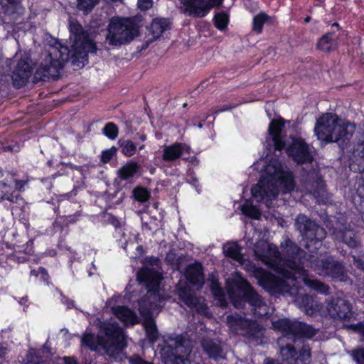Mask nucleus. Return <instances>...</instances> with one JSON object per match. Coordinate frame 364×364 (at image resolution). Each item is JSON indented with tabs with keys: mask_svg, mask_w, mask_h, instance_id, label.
<instances>
[{
	"mask_svg": "<svg viewBox=\"0 0 364 364\" xmlns=\"http://www.w3.org/2000/svg\"><path fill=\"white\" fill-rule=\"evenodd\" d=\"M225 257H230L248 272H253L258 284L271 294L287 293L293 294L294 289H297L296 283L300 280L310 289L322 294H326L328 288L324 284L311 279L302 267L296 266L291 260H284L279 256L277 247L264 240L255 245L256 257L272 267L277 274L274 276L262 269H256L251 262L243 258L240 248L235 242L225 243L223 247Z\"/></svg>",
	"mask_w": 364,
	"mask_h": 364,
	"instance_id": "1",
	"label": "nucleus"
},
{
	"mask_svg": "<svg viewBox=\"0 0 364 364\" xmlns=\"http://www.w3.org/2000/svg\"><path fill=\"white\" fill-rule=\"evenodd\" d=\"M70 32V46H61L57 44L50 47L48 54L45 57L37 73L43 77H53L57 75L63 68V63L69 57L76 60L86 58L88 53H94L96 46L87 32H85L82 26L75 21L69 23Z\"/></svg>",
	"mask_w": 364,
	"mask_h": 364,
	"instance_id": "2",
	"label": "nucleus"
},
{
	"mask_svg": "<svg viewBox=\"0 0 364 364\" xmlns=\"http://www.w3.org/2000/svg\"><path fill=\"white\" fill-rule=\"evenodd\" d=\"M294 182L292 173L277 159L269 160L262 171L259 182L252 188V196L259 203L270 207L279 191L287 193L293 190Z\"/></svg>",
	"mask_w": 364,
	"mask_h": 364,
	"instance_id": "3",
	"label": "nucleus"
},
{
	"mask_svg": "<svg viewBox=\"0 0 364 364\" xmlns=\"http://www.w3.org/2000/svg\"><path fill=\"white\" fill-rule=\"evenodd\" d=\"M161 279V273L154 267L142 268L137 273L139 283L145 285L148 289L146 299L139 302V311L144 319L143 325L147 336L152 343L157 338L156 327L152 316L162 307L165 299L159 288Z\"/></svg>",
	"mask_w": 364,
	"mask_h": 364,
	"instance_id": "4",
	"label": "nucleus"
},
{
	"mask_svg": "<svg viewBox=\"0 0 364 364\" xmlns=\"http://www.w3.org/2000/svg\"><path fill=\"white\" fill-rule=\"evenodd\" d=\"M355 125L333 113H325L316 121L314 132L321 142H344L353 136Z\"/></svg>",
	"mask_w": 364,
	"mask_h": 364,
	"instance_id": "5",
	"label": "nucleus"
},
{
	"mask_svg": "<svg viewBox=\"0 0 364 364\" xmlns=\"http://www.w3.org/2000/svg\"><path fill=\"white\" fill-rule=\"evenodd\" d=\"M226 288L228 297L235 307H240L247 300L252 306L255 315L264 316L269 314V306L261 300L259 296L237 272L232 275L231 279H226Z\"/></svg>",
	"mask_w": 364,
	"mask_h": 364,
	"instance_id": "6",
	"label": "nucleus"
},
{
	"mask_svg": "<svg viewBox=\"0 0 364 364\" xmlns=\"http://www.w3.org/2000/svg\"><path fill=\"white\" fill-rule=\"evenodd\" d=\"M284 122L282 119H274L269 126V135L276 149L286 147L288 155L299 164L310 163L312 156L307 144L300 138L284 140L282 135Z\"/></svg>",
	"mask_w": 364,
	"mask_h": 364,
	"instance_id": "7",
	"label": "nucleus"
},
{
	"mask_svg": "<svg viewBox=\"0 0 364 364\" xmlns=\"http://www.w3.org/2000/svg\"><path fill=\"white\" fill-rule=\"evenodd\" d=\"M97 326L100 330L105 334L108 341L105 342L101 338L96 340L93 334L86 332L82 338L83 345L94 350H97L99 347H101L110 356H113L114 353L125 348L124 334L122 329L115 322L107 323L99 320Z\"/></svg>",
	"mask_w": 364,
	"mask_h": 364,
	"instance_id": "8",
	"label": "nucleus"
},
{
	"mask_svg": "<svg viewBox=\"0 0 364 364\" xmlns=\"http://www.w3.org/2000/svg\"><path fill=\"white\" fill-rule=\"evenodd\" d=\"M106 42L112 46H120L131 42L139 35V27L130 18H114L107 29Z\"/></svg>",
	"mask_w": 364,
	"mask_h": 364,
	"instance_id": "9",
	"label": "nucleus"
},
{
	"mask_svg": "<svg viewBox=\"0 0 364 364\" xmlns=\"http://www.w3.org/2000/svg\"><path fill=\"white\" fill-rule=\"evenodd\" d=\"M190 353V346L183 340L182 336L170 338L161 350L164 364H191L189 360L184 358Z\"/></svg>",
	"mask_w": 364,
	"mask_h": 364,
	"instance_id": "10",
	"label": "nucleus"
},
{
	"mask_svg": "<svg viewBox=\"0 0 364 364\" xmlns=\"http://www.w3.org/2000/svg\"><path fill=\"white\" fill-rule=\"evenodd\" d=\"M296 225L303 237L307 240L306 248L313 253L311 246L318 248L321 245V240L325 236L323 228L319 227L314 222L309 220L304 215H299L296 219Z\"/></svg>",
	"mask_w": 364,
	"mask_h": 364,
	"instance_id": "11",
	"label": "nucleus"
},
{
	"mask_svg": "<svg viewBox=\"0 0 364 364\" xmlns=\"http://www.w3.org/2000/svg\"><path fill=\"white\" fill-rule=\"evenodd\" d=\"M273 328L284 335V337L293 338L299 336L308 338H312L316 333V329L306 323L298 321L291 322L284 318L272 323Z\"/></svg>",
	"mask_w": 364,
	"mask_h": 364,
	"instance_id": "12",
	"label": "nucleus"
},
{
	"mask_svg": "<svg viewBox=\"0 0 364 364\" xmlns=\"http://www.w3.org/2000/svg\"><path fill=\"white\" fill-rule=\"evenodd\" d=\"M14 69L11 74L14 85L20 87L24 85L32 72V65L30 55L22 51L16 53L12 60Z\"/></svg>",
	"mask_w": 364,
	"mask_h": 364,
	"instance_id": "13",
	"label": "nucleus"
},
{
	"mask_svg": "<svg viewBox=\"0 0 364 364\" xmlns=\"http://www.w3.org/2000/svg\"><path fill=\"white\" fill-rule=\"evenodd\" d=\"M309 259L311 264H315V269L318 271V274L330 277L334 280H346V275L340 263L329 259H314L313 255H311Z\"/></svg>",
	"mask_w": 364,
	"mask_h": 364,
	"instance_id": "14",
	"label": "nucleus"
},
{
	"mask_svg": "<svg viewBox=\"0 0 364 364\" xmlns=\"http://www.w3.org/2000/svg\"><path fill=\"white\" fill-rule=\"evenodd\" d=\"M228 324L232 332L245 336H256L260 331L255 321L244 319L238 315L228 316Z\"/></svg>",
	"mask_w": 364,
	"mask_h": 364,
	"instance_id": "15",
	"label": "nucleus"
},
{
	"mask_svg": "<svg viewBox=\"0 0 364 364\" xmlns=\"http://www.w3.org/2000/svg\"><path fill=\"white\" fill-rule=\"evenodd\" d=\"M179 9L186 16L203 18L208 14L205 0H179Z\"/></svg>",
	"mask_w": 364,
	"mask_h": 364,
	"instance_id": "16",
	"label": "nucleus"
},
{
	"mask_svg": "<svg viewBox=\"0 0 364 364\" xmlns=\"http://www.w3.org/2000/svg\"><path fill=\"white\" fill-rule=\"evenodd\" d=\"M280 353L284 360L289 364H309L310 362L311 353L309 346H304L299 353L291 346H287L281 348Z\"/></svg>",
	"mask_w": 364,
	"mask_h": 364,
	"instance_id": "17",
	"label": "nucleus"
},
{
	"mask_svg": "<svg viewBox=\"0 0 364 364\" xmlns=\"http://www.w3.org/2000/svg\"><path fill=\"white\" fill-rule=\"evenodd\" d=\"M328 314L333 318L349 320L353 316L350 304L344 299H333L327 306Z\"/></svg>",
	"mask_w": 364,
	"mask_h": 364,
	"instance_id": "18",
	"label": "nucleus"
},
{
	"mask_svg": "<svg viewBox=\"0 0 364 364\" xmlns=\"http://www.w3.org/2000/svg\"><path fill=\"white\" fill-rule=\"evenodd\" d=\"M24 182L22 181H17L14 178L13 176H11L9 178H6V181H2L0 183V188L2 190V196L1 199L8 200L11 202H17L18 200V195H14L13 192L15 191H20L24 186Z\"/></svg>",
	"mask_w": 364,
	"mask_h": 364,
	"instance_id": "19",
	"label": "nucleus"
},
{
	"mask_svg": "<svg viewBox=\"0 0 364 364\" xmlns=\"http://www.w3.org/2000/svg\"><path fill=\"white\" fill-rule=\"evenodd\" d=\"M190 147L181 143H175L166 146L164 149L163 159L166 161H173L181 157L183 153L189 152Z\"/></svg>",
	"mask_w": 364,
	"mask_h": 364,
	"instance_id": "20",
	"label": "nucleus"
},
{
	"mask_svg": "<svg viewBox=\"0 0 364 364\" xmlns=\"http://www.w3.org/2000/svg\"><path fill=\"white\" fill-rule=\"evenodd\" d=\"M177 294L183 302L189 307L195 308L197 311L201 309L203 302L202 298L194 296L186 288L182 287V284L180 282L177 288Z\"/></svg>",
	"mask_w": 364,
	"mask_h": 364,
	"instance_id": "21",
	"label": "nucleus"
},
{
	"mask_svg": "<svg viewBox=\"0 0 364 364\" xmlns=\"http://www.w3.org/2000/svg\"><path fill=\"white\" fill-rule=\"evenodd\" d=\"M295 301L299 308L307 315L314 316L320 311V305L312 296H300Z\"/></svg>",
	"mask_w": 364,
	"mask_h": 364,
	"instance_id": "22",
	"label": "nucleus"
},
{
	"mask_svg": "<svg viewBox=\"0 0 364 364\" xmlns=\"http://www.w3.org/2000/svg\"><path fill=\"white\" fill-rule=\"evenodd\" d=\"M186 277L190 283L198 285V288H200L204 281L201 264L196 262L189 265L186 271Z\"/></svg>",
	"mask_w": 364,
	"mask_h": 364,
	"instance_id": "23",
	"label": "nucleus"
},
{
	"mask_svg": "<svg viewBox=\"0 0 364 364\" xmlns=\"http://www.w3.org/2000/svg\"><path fill=\"white\" fill-rule=\"evenodd\" d=\"M112 313L124 324L134 325L138 322L135 313L124 306L112 307Z\"/></svg>",
	"mask_w": 364,
	"mask_h": 364,
	"instance_id": "24",
	"label": "nucleus"
},
{
	"mask_svg": "<svg viewBox=\"0 0 364 364\" xmlns=\"http://www.w3.org/2000/svg\"><path fill=\"white\" fill-rule=\"evenodd\" d=\"M316 46L321 51L331 52L338 48V39L333 32H328L318 41Z\"/></svg>",
	"mask_w": 364,
	"mask_h": 364,
	"instance_id": "25",
	"label": "nucleus"
},
{
	"mask_svg": "<svg viewBox=\"0 0 364 364\" xmlns=\"http://www.w3.org/2000/svg\"><path fill=\"white\" fill-rule=\"evenodd\" d=\"M168 26V21L166 18H154L149 27V31L151 33V40L150 41H154V40L159 38L162 33L167 29Z\"/></svg>",
	"mask_w": 364,
	"mask_h": 364,
	"instance_id": "26",
	"label": "nucleus"
},
{
	"mask_svg": "<svg viewBox=\"0 0 364 364\" xmlns=\"http://www.w3.org/2000/svg\"><path fill=\"white\" fill-rule=\"evenodd\" d=\"M139 167L140 166L137 162L131 161L117 171V175L122 180L129 179L136 174Z\"/></svg>",
	"mask_w": 364,
	"mask_h": 364,
	"instance_id": "27",
	"label": "nucleus"
},
{
	"mask_svg": "<svg viewBox=\"0 0 364 364\" xmlns=\"http://www.w3.org/2000/svg\"><path fill=\"white\" fill-rule=\"evenodd\" d=\"M274 22V19L273 17L268 16L266 13L261 12L254 17L252 29L256 33H261L264 23L273 24Z\"/></svg>",
	"mask_w": 364,
	"mask_h": 364,
	"instance_id": "28",
	"label": "nucleus"
},
{
	"mask_svg": "<svg viewBox=\"0 0 364 364\" xmlns=\"http://www.w3.org/2000/svg\"><path fill=\"white\" fill-rule=\"evenodd\" d=\"M213 23L220 31H225L230 22V16L225 11L216 12L213 16Z\"/></svg>",
	"mask_w": 364,
	"mask_h": 364,
	"instance_id": "29",
	"label": "nucleus"
},
{
	"mask_svg": "<svg viewBox=\"0 0 364 364\" xmlns=\"http://www.w3.org/2000/svg\"><path fill=\"white\" fill-rule=\"evenodd\" d=\"M210 287L214 297L218 301V304L223 307L227 305V296L220 287L219 283L213 279Z\"/></svg>",
	"mask_w": 364,
	"mask_h": 364,
	"instance_id": "30",
	"label": "nucleus"
},
{
	"mask_svg": "<svg viewBox=\"0 0 364 364\" xmlns=\"http://www.w3.org/2000/svg\"><path fill=\"white\" fill-rule=\"evenodd\" d=\"M203 347L210 357L218 359L223 357V352L220 346L215 342L204 341Z\"/></svg>",
	"mask_w": 364,
	"mask_h": 364,
	"instance_id": "31",
	"label": "nucleus"
},
{
	"mask_svg": "<svg viewBox=\"0 0 364 364\" xmlns=\"http://www.w3.org/2000/svg\"><path fill=\"white\" fill-rule=\"evenodd\" d=\"M241 210L243 214L253 219H259L261 215L260 210L248 200L241 206Z\"/></svg>",
	"mask_w": 364,
	"mask_h": 364,
	"instance_id": "32",
	"label": "nucleus"
},
{
	"mask_svg": "<svg viewBox=\"0 0 364 364\" xmlns=\"http://www.w3.org/2000/svg\"><path fill=\"white\" fill-rule=\"evenodd\" d=\"M120 147L122 152L126 156L130 157L134 155L136 151L135 144L130 140H125L121 142Z\"/></svg>",
	"mask_w": 364,
	"mask_h": 364,
	"instance_id": "33",
	"label": "nucleus"
},
{
	"mask_svg": "<svg viewBox=\"0 0 364 364\" xmlns=\"http://www.w3.org/2000/svg\"><path fill=\"white\" fill-rule=\"evenodd\" d=\"M99 2V0H77V8L84 13L90 12Z\"/></svg>",
	"mask_w": 364,
	"mask_h": 364,
	"instance_id": "34",
	"label": "nucleus"
},
{
	"mask_svg": "<svg viewBox=\"0 0 364 364\" xmlns=\"http://www.w3.org/2000/svg\"><path fill=\"white\" fill-rule=\"evenodd\" d=\"M134 198L139 202H145L148 200L150 193L145 188L137 187L133 191Z\"/></svg>",
	"mask_w": 364,
	"mask_h": 364,
	"instance_id": "35",
	"label": "nucleus"
},
{
	"mask_svg": "<svg viewBox=\"0 0 364 364\" xmlns=\"http://www.w3.org/2000/svg\"><path fill=\"white\" fill-rule=\"evenodd\" d=\"M104 134L110 139H115L118 135V129L113 123H108L103 129Z\"/></svg>",
	"mask_w": 364,
	"mask_h": 364,
	"instance_id": "36",
	"label": "nucleus"
},
{
	"mask_svg": "<svg viewBox=\"0 0 364 364\" xmlns=\"http://www.w3.org/2000/svg\"><path fill=\"white\" fill-rule=\"evenodd\" d=\"M19 0H0V4L5 7V12L10 14L17 9Z\"/></svg>",
	"mask_w": 364,
	"mask_h": 364,
	"instance_id": "37",
	"label": "nucleus"
},
{
	"mask_svg": "<svg viewBox=\"0 0 364 364\" xmlns=\"http://www.w3.org/2000/svg\"><path fill=\"white\" fill-rule=\"evenodd\" d=\"M357 364H364V348H358L349 352Z\"/></svg>",
	"mask_w": 364,
	"mask_h": 364,
	"instance_id": "38",
	"label": "nucleus"
},
{
	"mask_svg": "<svg viewBox=\"0 0 364 364\" xmlns=\"http://www.w3.org/2000/svg\"><path fill=\"white\" fill-rule=\"evenodd\" d=\"M343 240L350 247H354L357 245L355 234L351 230H348L344 232Z\"/></svg>",
	"mask_w": 364,
	"mask_h": 364,
	"instance_id": "39",
	"label": "nucleus"
},
{
	"mask_svg": "<svg viewBox=\"0 0 364 364\" xmlns=\"http://www.w3.org/2000/svg\"><path fill=\"white\" fill-rule=\"evenodd\" d=\"M117 152V149L115 147H112L109 149L105 150L102 152L101 154V160L103 163H108L112 157L115 155Z\"/></svg>",
	"mask_w": 364,
	"mask_h": 364,
	"instance_id": "40",
	"label": "nucleus"
},
{
	"mask_svg": "<svg viewBox=\"0 0 364 364\" xmlns=\"http://www.w3.org/2000/svg\"><path fill=\"white\" fill-rule=\"evenodd\" d=\"M137 6L139 9L146 11L152 7L153 0H138Z\"/></svg>",
	"mask_w": 364,
	"mask_h": 364,
	"instance_id": "41",
	"label": "nucleus"
},
{
	"mask_svg": "<svg viewBox=\"0 0 364 364\" xmlns=\"http://www.w3.org/2000/svg\"><path fill=\"white\" fill-rule=\"evenodd\" d=\"M347 328L358 332L364 341V324L358 323L355 325H349L347 326Z\"/></svg>",
	"mask_w": 364,
	"mask_h": 364,
	"instance_id": "42",
	"label": "nucleus"
},
{
	"mask_svg": "<svg viewBox=\"0 0 364 364\" xmlns=\"http://www.w3.org/2000/svg\"><path fill=\"white\" fill-rule=\"evenodd\" d=\"M316 185H317L318 188H319V190H315V191H312V193L315 197L318 198L321 195H323L325 192L324 184L322 181H319L316 182Z\"/></svg>",
	"mask_w": 364,
	"mask_h": 364,
	"instance_id": "43",
	"label": "nucleus"
},
{
	"mask_svg": "<svg viewBox=\"0 0 364 364\" xmlns=\"http://www.w3.org/2000/svg\"><path fill=\"white\" fill-rule=\"evenodd\" d=\"M208 8V13L214 7H219L222 5L223 0H205Z\"/></svg>",
	"mask_w": 364,
	"mask_h": 364,
	"instance_id": "44",
	"label": "nucleus"
},
{
	"mask_svg": "<svg viewBox=\"0 0 364 364\" xmlns=\"http://www.w3.org/2000/svg\"><path fill=\"white\" fill-rule=\"evenodd\" d=\"M350 168L353 171H363L362 178L364 180V159H362V162L358 166L353 162L350 164Z\"/></svg>",
	"mask_w": 364,
	"mask_h": 364,
	"instance_id": "45",
	"label": "nucleus"
},
{
	"mask_svg": "<svg viewBox=\"0 0 364 364\" xmlns=\"http://www.w3.org/2000/svg\"><path fill=\"white\" fill-rule=\"evenodd\" d=\"M62 302L67 306L68 309H70L74 306V302L72 300H70L65 296L62 297Z\"/></svg>",
	"mask_w": 364,
	"mask_h": 364,
	"instance_id": "46",
	"label": "nucleus"
},
{
	"mask_svg": "<svg viewBox=\"0 0 364 364\" xmlns=\"http://www.w3.org/2000/svg\"><path fill=\"white\" fill-rule=\"evenodd\" d=\"M64 361L65 364H77V362L74 359L69 357H65Z\"/></svg>",
	"mask_w": 364,
	"mask_h": 364,
	"instance_id": "47",
	"label": "nucleus"
},
{
	"mask_svg": "<svg viewBox=\"0 0 364 364\" xmlns=\"http://www.w3.org/2000/svg\"><path fill=\"white\" fill-rule=\"evenodd\" d=\"M267 143L268 144V145L271 147H269V149H271V148H273L275 151H278V149H276L275 147L273 145V142L272 141V139L271 137L269 136L267 140ZM282 149L279 150V151H280Z\"/></svg>",
	"mask_w": 364,
	"mask_h": 364,
	"instance_id": "48",
	"label": "nucleus"
},
{
	"mask_svg": "<svg viewBox=\"0 0 364 364\" xmlns=\"http://www.w3.org/2000/svg\"><path fill=\"white\" fill-rule=\"evenodd\" d=\"M353 259H354V262H355V264L358 267H359L360 268H361L362 269H363V270H364V267H363V264L362 261H361L360 259H358V260H357V259H355V257H353Z\"/></svg>",
	"mask_w": 364,
	"mask_h": 364,
	"instance_id": "49",
	"label": "nucleus"
},
{
	"mask_svg": "<svg viewBox=\"0 0 364 364\" xmlns=\"http://www.w3.org/2000/svg\"><path fill=\"white\" fill-rule=\"evenodd\" d=\"M264 364H279V363L277 362L274 361V360L267 358V359H265Z\"/></svg>",
	"mask_w": 364,
	"mask_h": 364,
	"instance_id": "50",
	"label": "nucleus"
},
{
	"mask_svg": "<svg viewBox=\"0 0 364 364\" xmlns=\"http://www.w3.org/2000/svg\"><path fill=\"white\" fill-rule=\"evenodd\" d=\"M38 271H39V272H41V274H42V276H43V277H45L46 276H47V272H46L45 269H43V268L41 267V268H39Z\"/></svg>",
	"mask_w": 364,
	"mask_h": 364,
	"instance_id": "51",
	"label": "nucleus"
},
{
	"mask_svg": "<svg viewBox=\"0 0 364 364\" xmlns=\"http://www.w3.org/2000/svg\"><path fill=\"white\" fill-rule=\"evenodd\" d=\"M230 109V107H224L223 109H219L218 111H217V112H223V111H226V110H228Z\"/></svg>",
	"mask_w": 364,
	"mask_h": 364,
	"instance_id": "52",
	"label": "nucleus"
},
{
	"mask_svg": "<svg viewBox=\"0 0 364 364\" xmlns=\"http://www.w3.org/2000/svg\"><path fill=\"white\" fill-rule=\"evenodd\" d=\"M140 139L144 141L146 139V137L145 135L143 134L140 136Z\"/></svg>",
	"mask_w": 364,
	"mask_h": 364,
	"instance_id": "53",
	"label": "nucleus"
},
{
	"mask_svg": "<svg viewBox=\"0 0 364 364\" xmlns=\"http://www.w3.org/2000/svg\"><path fill=\"white\" fill-rule=\"evenodd\" d=\"M118 298H119V296H114V297H113V298H112V299L109 301V303H111L112 300H114V299H118Z\"/></svg>",
	"mask_w": 364,
	"mask_h": 364,
	"instance_id": "54",
	"label": "nucleus"
},
{
	"mask_svg": "<svg viewBox=\"0 0 364 364\" xmlns=\"http://www.w3.org/2000/svg\"><path fill=\"white\" fill-rule=\"evenodd\" d=\"M144 148V144H142V145L139 146V150H141V149H143Z\"/></svg>",
	"mask_w": 364,
	"mask_h": 364,
	"instance_id": "55",
	"label": "nucleus"
},
{
	"mask_svg": "<svg viewBox=\"0 0 364 364\" xmlns=\"http://www.w3.org/2000/svg\"><path fill=\"white\" fill-rule=\"evenodd\" d=\"M309 21H310V18H309V17H306V18H305V22H306V23H307V22H309Z\"/></svg>",
	"mask_w": 364,
	"mask_h": 364,
	"instance_id": "56",
	"label": "nucleus"
},
{
	"mask_svg": "<svg viewBox=\"0 0 364 364\" xmlns=\"http://www.w3.org/2000/svg\"><path fill=\"white\" fill-rule=\"evenodd\" d=\"M332 26H336V27H338V28L339 27V25H338V23H334Z\"/></svg>",
	"mask_w": 364,
	"mask_h": 364,
	"instance_id": "57",
	"label": "nucleus"
},
{
	"mask_svg": "<svg viewBox=\"0 0 364 364\" xmlns=\"http://www.w3.org/2000/svg\"><path fill=\"white\" fill-rule=\"evenodd\" d=\"M151 40V38H149V39L147 41V44H146V46H148V44L152 42V41H150Z\"/></svg>",
	"mask_w": 364,
	"mask_h": 364,
	"instance_id": "58",
	"label": "nucleus"
},
{
	"mask_svg": "<svg viewBox=\"0 0 364 364\" xmlns=\"http://www.w3.org/2000/svg\"><path fill=\"white\" fill-rule=\"evenodd\" d=\"M363 144H364V141H363Z\"/></svg>",
	"mask_w": 364,
	"mask_h": 364,
	"instance_id": "59",
	"label": "nucleus"
}]
</instances>
